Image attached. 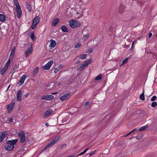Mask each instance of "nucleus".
Listing matches in <instances>:
<instances>
[{
  "label": "nucleus",
  "mask_w": 157,
  "mask_h": 157,
  "mask_svg": "<svg viewBox=\"0 0 157 157\" xmlns=\"http://www.w3.org/2000/svg\"><path fill=\"white\" fill-rule=\"evenodd\" d=\"M68 24L72 28L78 27L80 26L81 24L79 21L76 20H71L69 21Z\"/></svg>",
  "instance_id": "f257e3e1"
},
{
  "label": "nucleus",
  "mask_w": 157,
  "mask_h": 157,
  "mask_svg": "<svg viewBox=\"0 0 157 157\" xmlns=\"http://www.w3.org/2000/svg\"><path fill=\"white\" fill-rule=\"evenodd\" d=\"M18 135L20 138V142L22 143L25 142L26 140V138L24 132L22 131H20L18 133Z\"/></svg>",
  "instance_id": "f03ea898"
},
{
  "label": "nucleus",
  "mask_w": 157,
  "mask_h": 157,
  "mask_svg": "<svg viewBox=\"0 0 157 157\" xmlns=\"http://www.w3.org/2000/svg\"><path fill=\"white\" fill-rule=\"evenodd\" d=\"M15 101L14 99L12 100L11 103L6 106V108L8 112H11L13 109V106L15 104Z\"/></svg>",
  "instance_id": "7ed1b4c3"
},
{
  "label": "nucleus",
  "mask_w": 157,
  "mask_h": 157,
  "mask_svg": "<svg viewBox=\"0 0 157 157\" xmlns=\"http://www.w3.org/2000/svg\"><path fill=\"white\" fill-rule=\"evenodd\" d=\"M53 60H51L48 62L43 67V68L44 70H49L53 64Z\"/></svg>",
  "instance_id": "20e7f679"
},
{
  "label": "nucleus",
  "mask_w": 157,
  "mask_h": 157,
  "mask_svg": "<svg viewBox=\"0 0 157 157\" xmlns=\"http://www.w3.org/2000/svg\"><path fill=\"white\" fill-rule=\"evenodd\" d=\"M17 141V139L12 140H8L6 141V143L9 146H14H14L16 144Z\"/></svg>",
  "instance_id": "39448f33"
},
{
  "label": "nucleus",
  "mask_w": 157,
  "mask_h": 157,
  "mask_svg": "<svg viewBox=\"0 0 157 157\" xmlns=\"http://www.w3.org/2000/svg\"><path fill=\"white\" fill-rule=\"evenodd\" d=\"M7 135L6 131H4L2 132L1 135H0V143H2L4 141V139L6 137Z\"/></svg>",
  "instance_id": "423d86ee"
},
{
  "label": "nucleus",
  "mask_w": 157,
  "mask_h": 157,
  "mask_svg": "<svg viewBox=\"0 0 157 157\" xmlns=\"http://www.w3.org/2000/svg\"><path fill=\"white\" fill-rule=\"evenodd\" d=\"M22 91L21 90H19L17 93L16 98L17 101H21L22 100Z\"/></svg>",
  "instance_id": "0eeeda50"
},
{
  "label": "nucleus",
  "mask_w": 157,
  "mask_h": 157,
  "mask_svg": "<svg viewBox=\"0 0 157 157\" xmlns=\"http://www.w3.org/2000/svg\"><path fill=\"white\" fill-rule=\"evenodd\" d=\"M26 78V76L25 75H23L20 78L17 84L19 86L22 85L24 83Z\"/></svg>",
  "instance_id": "6e6552de"
},
{
  "label": "nucleus",
  "mask_w": 157,
  "mask_h": 157,
  "mask_svg": "<svg viewBox=\"0 0 157 157\" xmlns=\"http://www.w3.org/2000/svg\"><path fill=\"white\" fill-rule=\"evenodd\" d=\"M54 97V96L52 95L43 96L41 98V99L42 100H49L51 99H53Z\"/></svg>",
  "instance_id": "1a4fd4ad"
},
{
  "label": "nucleus",
  "mask_w": 157,
  "mask_h": 157,
  "mask_svg": "<svg viewBox=\"0 0 157 157\" xmlns=\"http://www.w3.org/2000/svg\"><path fill=\"white\" fill-rule=\"evenodd\" d=\"M70 97V94L68 93L67 94H65L61 96L60 98V99L62 101H66L67 99L69 98Z\"/></svg>",
  "instance_id": "9d476101"
},
{
  "label": "nucleus",
  "mask_w": 157,
  "mask_h": 157,
  "mask_svg": "<svg viewBox=\"0 0 157 157\" xmlns=\"http://www.w3.org/2000/svg\"><path fill=\"white\" fill-rule=\"evenodd\" d=\"M33 51V47L32 45L29 48L27 49L25 52V56L27 57L29 54L32 53Z\"/></svg>",
  "instance_id": "9b49d317"
},
{
  "label": "nucleus",
  "mask_w": 157,
  "mask_h": 157,
  "mask_svg": "<svg viewBox=\"0 0 157 157\" xmlns=\"http://www.w3.org/2000/svg\"><path fill=\"white\" fill-rule=\"evenodd\" d=\"M52 110L50 109H48L43 114V116L44 117H46L49 116L52 113Z\"/></svg>",
  "instance_id": "f8f14e48"
},
{
  "label": "nucleus",
  "mask_w": 157,
  "mask_h": 157,
  "mask_svg": "<svg viewBox=\"0 0 157 157\" xmlns=\"http://www.w3.org/2000/svg\"><path fill=\"white\" fill-rule=\"evenodd\" d=\"M18 66L17 64H14L13 65L12 69V73H14L15 71H18Z\"/></svg>",
  "instance_id": "ddd939ff"
},
{
  "label": "nucleus",
  "mask_w": 157,
  "mask_h": 157,
  "mask_svg": "<svg viewBox=\"0 0 157 157\" xmlns=\"http://www.w3.org/2000/svg\"><path fill=\"white\" fill-rule=\"evenodd\" d=\"M51 43L49 45V46L52 48H54L56 45V43L55 40L52 39L50 40Z\"/></svg>",
  "instance_id": "4468645a"
},
{
  "label": "nucleus",
  "mask_w": 157,
  "mask_h": 157,
  "mask_svg": "<svg viewBox=\"0 0 157 157\" xmlns=\"http://www.w3.org/2000/svg\"><path fill=\"white\" fill-rule=\"evenodd\" d=\"M61 29L62 31L64 33L67 32L69 30L65 25H62L61 27Z\"/></svg>",
  "instance_id": "2eb2a0df"
},
{
  "label": "nucleus",
  "mask_w": 157,
  "mask_h": 157,
  "mask_svg": "<svg viewBox=\"0 0 157 157\" xmlns=\"http://www.w3.org/2000/svg\"><path fill=\"white\" fill-rule=\"evenodd\" d=\"M59 20L58 18H56L54 19L52 23V26H55L59 22Z\"/></svg>",
  "instance_id": "dca6fc26"
},
{
  "label": "nucleus",
  "mask_w": 157,
  "mask_h": 157,
  "mask_svg": "<svg viewBox=\"0 0 157 157\" xmlns=\"http://www.w3.org/2000/svg\"><path fill=\"white\" fill-rule=\"evenodd\" d=\"M39 21V18L37 16L33 20V23L35 24L36 25H37Z\"/></svg>",
  "instance_id": "f3484780"
},
{
  "label": "nucleus",
  "mask_w": 157,
  "mask_h": 157,
  "mask_svg": "<svg viewBox=\"0 0 157 157\" xmlns=\"http://www.w3.org/2000/svg\"><path fill=\"white\" fill-rule=\"evenodd\" d=\"M17 13V17L18 18H20L21 16L22 11L21 9V10H16Z\"/></svg>",
  "instance_id": "a211bd4d"
},
{
  "label": "nucleus",
  "mask_w": 157,
  "mask_h": 157,
  "mask_svg": "<svg viewBox=\"0 0 157 157\" xmlns=\"http://www.w3.org/2000/svg\"><path fill=\"white\" fill-rule=\"evenodd\" d=\"M53 145L52 144V143L50 142L44 148L43 150L42 151H46L47 149L50 147H51Z\"/></svg>",
  "instance_id": "6ab92c4d"
},
{
  "label": "nucleus",
  "mask_w": 157,
  "mask_h": 157,
  "mask_svg": "<svg viewBox=\"0 0 157 157\" xmlns=\"http://www.w3.org/2000/svg\"><path fill=\"white\" fill-rule=\"evenodd\" d=\"M53 145L52 144V143L50 142L44 148L43 150L42 151H46L47 149L50 147H51Z\"/></svg>",
  "instance_id": "aec40b11"
},
{
  "label": "nucleus",
  "mask_w": 157,
  "mask_h": 157,
  "mask_svg": "<svg viewBox=\"0 0 157 157\" xmlns=\"http://www.w3.org/2000/svg\"><path fill=\"white\" fill-rule=\"evenodd\" d=\"M14 148V146H10L7 145V146L5 147V149L6 150L10 151L13 150Z\"/></svg>",
  "instance_id": "412c9836"
},
{
  "label": "nucleus",
  "mask_w": 157,
  "mask_h": 157,
  "mask_svg": "<svg viewBox=\"0 0 157 157\" xmlns=\"http://www.w3.org/2000/svg\"><path fill=\"white\" fill-rule=\"evenodd\" d=\"M39 70V69L38 67H36L33 70V76H35Z\"/></svg>",
  "instance_id": "4be33fe9"
},
{
  "label": "nucleus",
  "mask_w": 157,
  "mask_h": 157,
  "mask_svg": "<svg viewBox=\"0 0 157 157\" xmlns=\"http://www.w3.org/2000/svg\"><path fill=\"white\" fill-rule=\"evenodd\" d=\"M6 19L5 16L2 14H0V21L3 22L5 21Z\"/></svg>",
  "instance_id": "5701e85b"
},
{
  "label": "nucleus",
  "mask_w": 157,
  "mask_h": 157,
  "mask_svg": "<svg viewBox=\"0 0 157 157\" xmlns=\"http://www.w3.org/2000/svg\"><path fill=\"white\" fill-rule=\"evenodd\" d=\"M25 3L27 9L29 11H31L32 10V8L31 6L27 2H26Z\"/></svg>",
  "instance_id": "b1692460"
},
{
  "label": "nucleus",
  "mask_w": 157,
  "mask_h": 157,
  "mask_svg": "<svg viewBox=\"0 0 157 157\" xmlns=\"http://www.w3.org/2000/svg\"><path fill=\"white\" fill-rule=\"evenodd\" d=\"M29 36L33 41H35L36 40V38L35 36L34 33L33 32L31 33L30 34Z\"/></svg>",
  "instance_id": "393cba45"
},
{
  "label": "nucleus",
  "mask_w": 157,
  "mask_h": 157,
  "mask_svg": "<svg viewBox=\"0 0 157 157\" xmlns=\"http://www.w3.org/2000/svg\"><path fill=\"white\" fill-rule=\"evenodd\" d=\"M12 60V59H11L10 58H9L7 62L6 63V64L5 65V67H6V68H8V67L10 65V62Z\"/></svg>",
  "instance_id": "a878e982"
},
{
  "label": "nucleus",
  "mask_w": 157,
  "mask_h": 157,
  "mask_svg": "<svg viewBox=\"0 0 157 157\" xmlns=\"http://www.w3.org/2000/svg\"><path fill=\"white\" fill-rule=\"evenodd\" d=\"M144 94V90L143 89L142 93L141 94H140V98L141 100H142L143 101H144L145 100Z\"/></svg>",
  "instance_id": "bb28decb"
},
{
  "label": "nucleus",
  "mask_w": 157,
  "mask_h": 157,
  "mask_svg": "<svg viewBox=\"0 0 157 157\" xmlns=\"http://www.w3.org/2000/svg\"><path fill=\"white\" fill-rule=\"evenodd\" d=\"M85 67H86V66H85L84 64H82L78 68V71H81Z\"/></svg>",
  "instance_id": "cd10ccee"
},
{
  "label": "nucleus",
  "mask_w": 157,
  "mask_h": 157,
  "mask_svg": "<svg viewBox=\"0 0 157 157\" xmlns=\"http://www.w3.org/2000/svg\"><path fill=\"white\" fill-rule=\"evenodd\" d=\"M6 67H5V66H4V67L2 69L1 71V74L2 75H3L4 73L5 72L6 70L8 68H6Z\"/></svg>",
  "instance_id": "c85d7f7f"
},
{
  "label": "nucleus",
  "mask_w": 157,
  "mask_h": 157,
  "mask_svg": "<svg viewBox=\"0 0 157 157\" xmlns=\"http://www.w3.org/2000/svg\"><path fill=\"white\" fill-rule=\"evenodd\" d=\"M86 56H87V55L86 54L81 55L80 56L79 58L82 59H84L86 58Z\"/></svg>",
  "instance_id": "c756f323"
},
{
  "label": "nucleus",
  "mask_w": 157,
  "mask_h": 157,
  "mask_svg": "<svg viewBox=\"0 0 157 157\" xmlns=\"http://www.w3.org/2000/svg\"><path fill=\"white\" fill-rule=\"evenodd\" d=\"M129 57H127L126 58H124L123 60L122 64H124L126 63L128 61Z\"/></svg>",
  "instance_id": "7c9ffc66"
},
{
  "label": "nucleus",
  "mask_w": 157,
  "mask_h": 157,
  "mask_svg": "<svg viewBox=\"0 0 157 157\" xmlns=\"http://www.w3.org/2000/svg\"><path fill=\"white\" fill-rule=\"evenodd\" d=\"M147 125H145V126H142V127H140L139 128V131H142L143 130H145V129H146V128H147Z\"/></svg>",
  "instance_id": "2f4dec72"
},
{
  "label": "nucleus",
  "mask_w": 157,
  "mask_h": 157,
  "mask_svg": "<svg viewBox=\"0 0 157 157\" xmlns=\"http://www.w3.org/2000/svg\"><path fill=\"white\" fill-rule=\"evenodd\" d=\"M102 75L101 74L99 75L96 77L95 78V79L96 80H100L101 79Z\"/></svg>",
  "instance_id": "473e14b6"
},
{
  "label": "nucleus",
  "mask_w": 157,
  "mask_h": 157,
  "mask_svg": "<svg viewBox=\"0 0 157 157\" xmlns=\"http://www.w3.org/2000/svg\"><path fill=\"white\" fill-rule=\"evenodd\" d=\"M81 46V44L79 42H78L75 45V48H78Z\"/></svg>",
  "instance_id": "72a5a7b5"
},
{
  "label": "nucleus",
  "mask_w": 157,
  "mask_h": 157,
  "mask_svg": "<svg viewBox=\"0 0 157 157\" xmlns=\"http://www.w3.org/2000/svg\"><path fill=\"white\" fill-rule=\"evenodd\" d=\"M157 106V102H154L152 103L151 106L153 107H155Z\"/></svg>",
  "instance_id": "f704fd0d"
},
{
  "label": "nucleus",
  "mask_w": 157,
  "mask_h": 157,
  "mask_svg": "<svg viewBox=\"0 0 157 157\" xmlns=\"http://www.w3.org/2000/svg\"><path fill=\"white\" fill-rule=\"evenodd\" d=\"M90 36V35L88 34H87L86 35H85L84 36V38L85 40H86L88 39L89 37Z\"/></svg>",
  "instance_id": "c9c22d12"
},
{
  "label": "nucleus",
  "mask_w": 157,
  "mask_h": 157,
  "mask_svg": "<svg viewBox=\"0 0 157 157\" xmlns=\"http://www.w3.org/2000/svg\"><path fill=\"white\" fill-rule=\"evenodd\" d=\"M157 98V97L156 96H154L152 97L151 99V101H155Z\"/></svg>",
  "instance_id": "e433bc0d"
},
{
  "label": "nucleus",
  "mask_w": 157,
  "mask_h": 157,
  "mask_svg": "<svg viewBox=\"0 0 157 157\" xmlns=\"http://www.w3.org/2000/svg\"><path fill=\"white\" fill-rule=\"evenodd\" d=\"M90 63V62H89V61H85L84 62V64H84L85 66H86V67L88 66L89 64Z\"/></svg>",
  "instance_id": "4c0bfd02"
},
{
  "label": "nucleus",
  "mask_w": 157,
  "mask_h": 157,
  "mask_svg": "<svg viewBox=\"0 0 157 157\" xmlns=\"http://www.w3.org/2000/svg\"><path fill=\"white\" fill-rule=\"evenodd\" d=\"M60 138V136H58L57 137H56L54 139V140H55L56 142H57L59 139Z\"/></svg>",
  "instance_id": "58836bf2"
},
{
  "label": "nucleus",
  "mask_w": 157,
  "mask_h": 157,
  "mask_svg": "<svg viewBox=\"0 0 157 157\" xmlns=\"http://www.w3.org/2000/svg\"><path fill=\"white\" fill-rule=\"evenodd\" d=\"M36 25H36L35 24L33 23L32 22V24L31 27L32 28V29H33L35 28V27H36Z\"/></svg>",
  "instance_id": "ea45409f"
},
{
  "label": "nucleus",
  "mask_w": 157,
  "mask_h": 157,
  "mask_svg": "<svg viewBox=\"0 0 157 157\" xmlns=\"http://www.w3.org/2000/svg\"><path fill=\"white\" fill-rule=\"evenodd\" d=\"M15 46H14L13 48L11 49V52L14 54L15 51Z\"/></svg>",
  "instance_id": "a19ab883"
},
{
  "label": "nucleus",
  "mask_w": 157,
  "mask_h": 157,
  "mask_svg": "<svg viewBox=\"0 0 157 157\" xmlns=\"http://www.w3.org/2000/svg\"><path fill=\"white\" fill-rule=\"evenodd\" d=\"M95 152V151H91L89 154H88V155H89V156H90L93 155Z\"/></svg>",
  "instance_id": "79ce46f5"
},
{
  "label": "nucleus",
  "mask_w": 157,
  "mask_h": 157,
  "mask_svg": "<svg viewBox=\"0 0 157 157\" xmlns=\"http://www.w3.org/2000/svg\"><path fill=\"white\" fill-rule=\"evenodd\" d=\"M124 7H121L120 9V10H119V13H122L123 12V9H124Z\"/></svg>",
  "instance_id": "37998d69"
},
{
  "label": "nucleus",
  "mask_w": 157,
  "mask_h": 157,
  "mask_svg": "<svg viewBox=\"0 0 157 157\" xmlns=\"http://www.w3.org/2000/svg\"><path fill=\"white\" fill-rule=\"evenodd\" d=\"M14 54V53L11 52L9 58L13 59Z\"/></svg>",
  "instance_id": "c03bdc74"
},
{
  "label": "nucleus",
  "mask_w": 157,
  "mask_h": 157,
  "mask_svg": "<svg viewBox=\"0 0 157 157\" xmlns=\"http://www.w3.org/2000/svg\"><path fill=\"white\" fill-rule=\"evenodd\" d=\"M16 10H18L21 9L19 4L16 6Z\"/></svg>",
  "instance_id": "a18cd8bd"
},
{
  "label": "nucleus",
  "mask_w": 157,
  "mask_h": 157,
  "mask_svg": "<svg viewBox=\"0 0 157 157\" xmlns=\"http://www.w3.org/2000/svg\"><path fill=\"white\" fill-rule=\"evenodd\" d=\"M54 72L55 73H57L58 72V71H59V69L57 68H54Z\"/></svg>",
  "instance_id": "49530a36"
},
{
  "label": "nucleus",
  "mask_w": 157,
  "mask_h": 157,
  "mask_svg": "<svg viewBox=\"0 0 157 157\" xmlns=\"http://www.w3.org/2000/svg\"><path fill=\"white\" fill-rule=\"evenodd\" d=\"M14 4L15 6L19 5L18 2L17 0H13Z\"/></svg>",
  "instance_id": "de8ad7c7"
},
{
  "label": "nucleus",
  "mask_w": 157,
  "mask_h": 157,
  "mask_svg": "<svg viewBox=\"0 0 157 157\" xmlns=\"http://www.w3.org/2000/svg\"><path fill=\"white\" fill-rule=\"evenodd\" d=\"M66 144H62L60 147V149H62L66 147Z\"/></svg>",
  "instance_id": "09e8293b"
},
{
  "label": "nucleus",
  "mask_w": 157,
  "mask_h": 157,
  "mask_svg": "<svg viewBox=\"0 0 157 157\" xmlns=\"http://www.w3.org/2000/svg\"><path fill=\"white\" fill-rule=\"evenodd\" d=\"M50 142L52 143V144L53 145L56 142L55 140L53 139Z\"/></svg>",
  "instance_id": "8fccbe9b"
},
{
  "label": "nucleus",
  "mask_w": 157,
  "mask_h": 157,
  "mask_svg": "<svg viewBox=\"0 0 157 157\" xmlns=\"http://www.w3.org/2000/svg\"><path fill=\"white\" fill-rule=\"evenodd\" d=\"M142 137V136L141 135H138L137 136V138L138 139H140Z\"/></svg>",
  "instance_id": "3c124183"
},
{
  "label": "nucleus",
  "mask_w": 157,
  "mask_h": 157,
  "mask_svg": "<svg viewBox=\"0 0 157 157\" xmlns=\"http://www.w3.org/2000/svg\"><path fill=\"white\" fill-rule=\"evenodd\" d=\"M13 120V117L10 118L8 120L9 122H12Z\"/></svg>",
  "instance_id": "603ef678"
},
{
  "label": "nucleus",
  "mask_w": 157,
  "mask_h": 157,
  "mask_svg": "<svg viewBox=\"0 0 157 157\" xmlns=\"http://www.w3.org/2000/svg\"><path fill=\"white\" fill-rule=\"evenodd\" d=\"M90 105V102L89 101H87L85 104V106L87 105Z\"/></svg>",
  "instance_id": "864d4df0"
},
{
  "label": "nucleus",
  "mask_w": 157,
  "mask_h": 157,
  "mask_svg": "<svg viewBox=\"0 0 157 157\" xmlns=\"http://www.w3.org/2000/svg\"><path fill=\"white\" fill-rule=\"evenodd\" d=\"M152 33H149V35H148V37L149 38H151V36H152Z\"/></svg>",
  "instance_id": "5fc2aeb1"
},
{
  "label": "nucleus",
  "mask_w": 157,
  "mask_h": 157,
  "mask_svg": "<svg viewBox=\"0 0 157 157\" xmlns=\"http://www.w3.org/2000/svg\"><path fill=\"white\" fill-rule=\"evenodd\" d=\"M135 41H133L132 42V47H131V48H130L129 49V51H131L132 49V47H133V44L134 43Z\"/></svg>",
  "instance_id": "6e6d98bb"
},
{
  "label": "nucleus",
  "mask_w": 157,
  "mask_h": 157,
  "mask_svg": "<svg viewBox=\"0 0 157 157\" xmlns=\"http://www.w3.org/2000/svg\"><path fill=\"white\" fill-rule=\"evenodd\" d=\"M29 94V93L27 94H25V97H27L28 96V95Z\"/></svg>",
  "instance_id": "4d7b16f0"
},
{
  "label": "nucleus",
  "mask_w": 157,
  "mask_h": 157,
  "mask_svg": "<svg viewBox=\"0 0 157 157\" xmlns=\"http://www.w3.org/2000/svg\"><path fill=\"white\" fill-rule=\"evenodd\" d=\"M89 0H84L86 3H87L89 2Z\"/></svg>",
  "instance_id": "13d9d810"
},
{
  "label": "nucleus",
  "mask_w": 157,
  "mask_h": 157,
  "mask_svg": "<svg viewBox=\"0 0 157 157\" xmlns=\"http://www.w3.org/2000/svg\"><path fill=\"white\" fill-rule=\"evenodd\" d=\"M83 154H84V153L82 152L80 154H79L78 155H83Z\"/></svg>",
  "instance_id": "bf43d9fd"
},
{
  "label": "nucleus",
  "mask_w": 157,
  "mask_h": 157,
  "mask_svg": "<svg viewBox=\"0 0 157 157\" xmlns=\"http://www.w3.org/2000/svg\"><path fill=\"white\" fill-rule=\"evenodd\" d=\"M89 61V62H90V63L92 62V59H90L89 60H88Z\"/></svg>",
  "instance_id": "052dcab7"
},
{
  "label": "nucleus",
  "mask_w": 157,
  "mask_h": 157,
  "mask_svg": "<svg viewBox=\"0 0 157 157\" xmlns=\"http://www.w3.org/2000/svg\"><path fill=\"white\" fill-rule=\"evenodd\" d=\"M57 92H55V93H52L51 94H57Z\"/></svg>",
  "instance_id": "680f3d73"
},
{
  "label": "nucleus",
  "mask_w": 157,
  "mask_h": 157,
  "mask_svg": "<svg viewBox=\"0 0 157 157\" xmlns=\"http://www.w3.org/2000/svg\"><path fill=\"white\" fill-rule=\"evenodd\" d=\"M45 124L46 126H49V124L48 123H46Z\"/></svg>",
  "instance_id": "e2e57ef3"
},
{
  "label": "nucleus",
  "mask_w": 157,
  "mask_h": 157,
  "mask_svg": "<svg viewBox=\"0 0 157 157\" xmlns=\"http://www.w3.org/2000/svg\"><path fill=\"white\" fill-rule=\"evenodd\" d=\"M80 62V61L78 60L77 62H76V63H79Z\"/></svg>",
  "instance_id": "0e129e2a"
},
{
  "label": "nucleus",
  "mask_w": 157,
  "mask_h": 157,
  "mask_svg": "<svg viewBox=\"0 0 157 157\" xmlns=\"http://www.w3.org/2000/svg\"><path fill=\"white\" fill-rule=\"evenodd\" d=\"M93 51V50H92L91 49V50H89V52L90 53V52H92Z\"/></svg>",
  "instance_id": "69168bd1"
},
{
  "label": "nucleus",
  "mask_w": 157,
  "mask_h": 157,
  "mask_svg": "<svg viewBox=\"0 0 157 157\" xmlns=\"http://www.w3.org/2000/svg\"><path fill=\"white\" fill-rule=\"evenodd\" d=\"M134 130H133L132 131H131V132H130V133H132L133 132H134Z\"/></svg>",
  "instance_id": "338daca9"
},
{
  "label": "nucleus",
  "mask_w": 157,
  "mask_h": 157,
  "mask_svg": "<svg viewBox=\"0 0 157 157\" xmlns=\"http://www.w3.org/2000/svg\"><path fill=\"white\" fill-rule=\"evenodd\" d=\"M89 148H86V149L85 150V151L86 152V151H87L88 150Z\"/></svg>",
  "instance_id": "774afa93"
}]
</instances>
